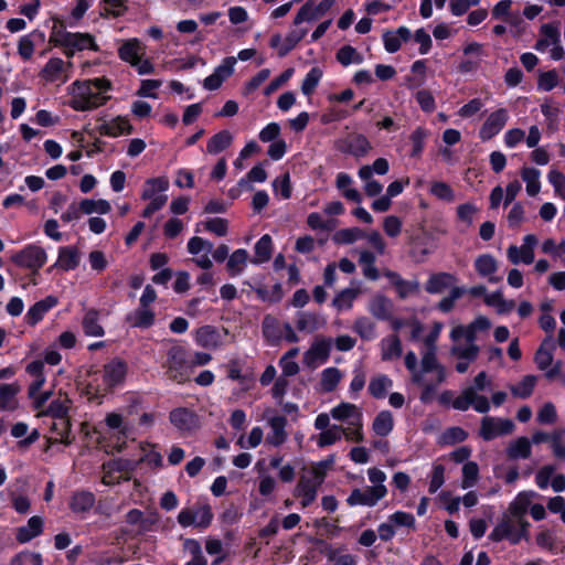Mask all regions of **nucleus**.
<instances>
[{
    "mask_svg": "<svg viewBox=\"0 0 565 565\" xmlns=\"http://www.w3.org/2000/svg\"><path fill=\"white\" fill-rule=\"evenodd\" d=\"M505 451L510 459H526L531 456V441L526 437H519L509 444Z\"/></svg>",
    "mask_w": 565,
    "mask_h": 565,
    "instance_id": "27",
    "label": "nucleus"
},
{
    "mask_svg": "<svg viewBox=\"0 0 565 565\" xmlns=\"http://www.w3.org/2000/svg\"><path fill=\"white\" fill-rule=\"evenodd\" d=\"M342 379L337 367H328L321 373L320 385L323 392H332Z\"/></svg>",
    "mask_w": 565,
    "mask_h": 565,
    "instance_id": "41",
    "label": "nucleus"
},
{
    "mask_svg": "<svg viewBox=\"0 0 565 565\" xmlns=\"http://www.w3.org/2000/svg\"><path fill=\"white\" fill-rule=\"evenodd\" d=\"M51 431L55 434L54 438H49L50 443L72 444L74 437H71V420L68 418H53Z\"/></svg>",
    "mask_w": 565,
    "mask_h": 565,
    "instance_id": "18",
    "label": "nucleus"
},
{
    "mask_svg": "<svg viewBox=\"0 0 565 565\" xmlns=\"http://www.w3.org/2000/svg\"><path fill=\"white\" fill-rule=\"evenodd\" d=\"M374 323L367 318H360L354 322L353 330L364 340H371L374 335Z\"/></svg>",
    "mask_w": 565,
    "mask_h": 565,
    "instance_id": "63",
    "label": "nucleus"
},
{
    "mask_svg": "<svg viewBox=\"0 0 565 565\" xmlns=\"http://www.w3.org/2000/svg\"><path fill=\"white\" fill-rule=\"evenodd\" d=\"M43 530V520L42 518L35 515L32 516L25 526H22L18 530L17 540L20 543L29 542L35 536L40 535Z\"/></svg>",
    "mask_w": 565,
    "mask_h": 565,
    "instance_id": "24",
    "label": "nucleus"
},
{
    "mask_svg": "<svg viewBox=\"0 0 565 565\" xmlns=\"http://www.w3.org/2000/svg\"><path fill=\"white\" fill-rule=\"evenodd\" d=\"M324 324V320L317 313L300 312L297 320V329L313 332Z\"/></svg>",
    "mask_w": 565,
    "mask_h": 565,
    "instance_id": "32",
    "label": "nucleus"
},
{
    "mask_svg": "<svg viewBox=\"0 0 565 565\" xmlns=\"http://www.w3.org/2000/svg\"><path fill=\"white\" fill-rule=\"evenodd\" d=\"M79 264V253L76 248L73 247H62L58 252V258L55 264L56 267H60L63 270H72L76 268Z\"/></svg>",
    "mask_w": 565,
    "mask_h": 565,
    "instance_id": "26",
    "label": "nucleus"
},
{
    "mask_svg": "<svg viewBox=\"0 0 565 565\" xmlns=\"http://www.w3.org/2000/svg\"><path fill=\"white\" fill-rule=\"evenodd\" d=\"M520 531H515L512 522L509 519H503L491 532L490 539L499 542L503 539H509L511 543L518 544L522 539L529 541V522L521 520Z\"/></svg>",
    "mask_w": 565,
    "mask_h": 565,
    "instance_id": "4",
    "label": "nucleus"
},
{
    "mask_svg": "<svg viewBox=\"0 0 565 565\" xmlns=\"http://www.w3.org/2000/svg\"><path fill=\"white\" fill-rule=\"evenodd\" d=\"M169 181L166 178L149 179L146 182V188L142 192L141 198L143 200L156 198L157 192H163L168 189Z\"/></svg>",
    "mask_w": 565,
    "mask_h": 565,
    "instance_id": "47",
    "label": "nucleus"
},
{
    "mask_svg": "<svg viewBox=\"0 0 565 565\" xmlns=\"http://www.w3.org/2000/svg\"><path fill=\"white\" fill-rule=\"evenodd\" d=\"M127 373V364L120 359H114L104 366V379L108 385L121 383Z\"/></svg>",
    "mask_w": 565,
    "mask_h": 565,
    "instance_id": "17",
    "label": "nucleus"
},
{
    "mask_svg": "<svg viewBox=\"0 0 565 565\" xmlns=\"http://www.w3.org/2000/svg\"><path fill=\"white\" fill-rule=\"evenodd\" d=\"M479 348L476 344H468L462 347L460 344H456L450 349V354L467 361H475L478 356Z\"/></svg>",
    "mask_w": 565,
    "mask_h": 565,
    "instance_id": "56",
    "label": "nucleus"
},
{
    "mask_svg": "<svg viewBox=\"0 0 565 565\" xmlns=\"http://www.w3.org/2000/svg\"><path fill=\"white\" fill-rule=\"evenodd\" d=\"M331 415L338 420L351 419L352 426L362 427V414L354 404L342 403L331 411Z\"/></svg>",
    "mask_w": 565,
    "mask_h": 565,
    "instance_id": "16",
    "label": "nucleus"
},
{
    "mask_svg": "<svg viewBox=\"0 0 565 565\" xmlns=\"http://www.w3.org/2000/svg\"><path fill=\"white\" fill-rule=\"evenodd\" d=\"M95 503V497L87 491H81L72 497L70 507L75 513H83L89 511Z\"/></svg>",
    "mask_w": 565,
    "mask_h": 565,
    "instance_id": "31",
    "label": "nucleus"
},
{
    "mask_svg": "<svg viewBox=\"0 0 565 565\" xmlns=\"http://www.w3.org/2000/svg\"><path fill=\"white\" fill-rule=\"evenodd\" d=\"M110 87L111 84L107 78L75 82L72 88L71 106L81 111L97 108L109 99V96H104L103 93Z\"/></svg>",
    "mask_w": 565,
    "mask_h": 565,
    "instance_id": "1",
    "label": "nucleus"
},
{
    "mask_svg": "<svg viewBox=\"0 0 565 565\" xmlns=\"http://www.w3.org/2000/svg\"><path fill=\"white\" fill-rule=\"evenodd\" d=\"M426 352H423L420 363H417V356L413 351H409L405 355V365L407 370L411 372V381L412 382H424L423 373L426 371H436L439 373V379L441 377V369L439 367V361H425Z\"/></svg>",
    "mask_w": 565,
    "mask_h": 565,
    "instance_id": "7",
    "label": "nucleus"
},
{
    "mask_svg": "<svg viewBox=\"0 0 565 565\" xmlns=\"http://www.w3.org/2000/svg\"><path fill=\"white\" fill-rule=\"evenodd\" d=\"M477 271L481 276H489L497 270V262L495 259L488 254L481 255L476 259L475 263Z\"/></svg>",
    "mask_w": 565,
    "mask_h": 565,
    "instance_id": "57",
    "label": "nucleus"
},
{
    "mask_svg": "<svg viewBox=\"0 0 565 565\" xmlns=\"http://www.w3.org/2000/svg\"><path fill=\"white\" fill-rule=\"evenodd\" d=\"M529 504L530 498L526 493L519 494L515 501L511 504L510 511L512 515L518 519L519 523H521V520H524L523 516L526 513Z\"/></svg>",
    "mask_w": 565,
    "mask_h": 565,
    "instance_id": "62",
    "label": "nucleus"
},
{
    "mask_svg": "<svg viewBox=\"0 0 565 565\" xmlns=\"http://www.w3.org/2000/svg\"><path fill=\"white\" fill-rule=\"evenodd\" d=\"M484 302L488 306L494 307L497 312L500 315L508 313L515 307V302L513 300L504 299L502 292L500 291L486 295Z\"/></svg>",
    "mask_w": 565,
    "mask_h": 565,
    "instance_id": "35",
    "label": "nucleus"
},
{
    "mask_svg": "<svg viewBox=\"0 0 565 565\" xmlns=\"http://www.w3.org/2000/svg\"><path fill=\"white\" fill-rule=\"evenodd\" d=\"M392 385V381L385 375L373 377L369 384V391L375 398L385 396L386 390Z\"/></svg>",
    "mask_w": 565,
    "mask_h": 565,
    "instance_id": "52",
    "label": "nucleus"
},
{
    "mask_svg": "<svg viewBox=\"0 0 565 565\" xmlns=\"http://www.w3.org/2000/svg\"><path fill=\"white\" fill-rule=\"evenodd\" d=\"M521 177L526 183V192L530 196H535L541 190L540 171L534 168L524 167L521 170Z\"/></svg>",
    "mask_w": 565,
    "mask_h": 565,
    "instance_id": "36",
    "label": "nucleus"
},
{
    "mask_svg": "<svg viewBox=\"0 0 565 565\" xmlns=\"http://www.w3.org/2000/svg\"><path fill=\"white\" fill-rule=\"evenodd\" d=\"M81 212L85 214L99 213L106 214L111 210L109 202L106 200L85 199L79 203Z\"/></svg>",
    "mask_w": 565,
    "mask_h": 565,
    "instance_id": "43",
    "label": "nucleus"
},
{
    "mask_svg": "<svg viewBox=\"0 0 565 565\" xmlns=\"http://www.w3.org/2000/svg\"><path fill=\"white\" fill-rule=\"evenodd\" d=\"M362 237H364V232L358 227L343 228L333 235V241L338 244H352Z\"/></svg>",
    "mask_w": 565,
    "mask_h": 565,
    "instance_id": "53",
    "label": "nucleus"
},
{
    "mask_svg": "<svg viewBox=\"0 0 565 565\" xmlns=\"http://www.w3.org/2000/svg\"><path fill=\"white\" fill-rule=\"evenodd\" d=\"M479 477V467L473 461H468L462 467V482L461 486L463 489L471 488L478 481Z\"/></svg>",
    "mask_w": 565,
    "mask_h": 565,
    "instance_id": "55",
    "label": "nucleus"
},
{
    "mask_svg": "<svg viewBox=\"0 0 565 565\" xmlns=\"http://www.w3.org/2000/svg\"><path fill=\"white\" fill-rule=\"evenodd\" d=\"M457 277L454 274L440 271L429 276L425 284V290L428 294H443L446 290L452 291V289L459 288L457 286Z\"/></svg>",
    "mask_w": 565,
    "mask_h": 565,
    "instance_id": "14",
    "label": "nucleus"
},
{
    "mask_svg": "<svg viewBox=\"0 0 565 565\" xmlns=\"http://www.w3.org/2000/svg\"><path fill=\"white\" fill-rule=\"evenodd\" d=\"M565 428H557L551 433V447L556 458L565 460Z\"/></svg>",
    "mask_w": 565,
    "mask_h": 565,
    "instance_id": "49",
    "label": "nucleus"
},
{
    "mask_svg": "<svg viewBox=\"0 0 565 565\" xmlns=\"http://www.w3.org/2000/svg\"><path fill=\"white\" fill-rule=\"evenodd\" d=\"M168 375L177 383H184L189 380L186 365V352L182 347H172L168 352Z\"/></svg>",
    "mask_w": 565,
    "mask_h": 565,
    "instance_id": "3",
    "label": "nucleus"
},
{
    "mask_svg": "<svg viewBox=\"0 0 565 565\" xmlns=\"http://www.w3.org/2000/svg\"><path fill=\"white\" fill-rule=\"evenodd\" d=\"M183 553L191 557L185 565H206V559L202 554L201 545L198 541L191 539L184 540Z\"/></svg>",
    "mask_w": 565,
    "mask_h": 565,
    "instance_id": "33",
    "label": "nucleus"
},
{
    "mask_svg": "<svg viewBox=\"0 0 565 565\" xmlns=\"http://www.w3.org/2000/svg\"><path fill=\"white\" fill-rule=\"evenodd\" d=\"M332 340L324 337H316L310 348L303 354V364L316 369L320 363L328 360L331 351Z\"/></svg>",
    "mask_w": 565,
    "mask_h": 565,
    "instance_id": "6",
    "label": "nucleus"
},
{
    "mask_svg": "<svg viewBox=\"0 0 565 565\" xmlns=\"http://www.w3.org/2000/svg\"><path fill=\"white\" fill-rule=\"evenodd\" d=\"M403 353L402 342L397 334L384 339L381 343V356L383 361H392L401 358Z\"/></svg>",
    "mask_w": 565,
    "mask_h": 565,
    "instance_id": "20",
    "label": "nucleus"
},
{
    "mask_svg": "<svg viewBox=\"0 0 565 565\" xmlns=\"http://www.w3.org/2000/svg\"><path fill=\"white\" fill-rule=\"evenodd\" d=\"M514 427V423L509 418L484 416L481 419L479 436L483 440L489 441L497 437L512 434Z\"/></svg>",
    "mask_w": 565,
    "mask_h": 565,
    "instance_id": "2",
    "label": "nucleus"
},
{
    "mask_svg": "<svg viewBox=\"0 0 565 565\" xmlns=\"http://www.w3.org/2000/svg\"><path fill=\"white\" fill-rule=\"evenodd\" d=\"M52 41H54L56 45L74 47L77 51L85 49H92L94 51L97 50L93 36L88 33L56 32L54 33Z\"/></svg>",
    "mask_w": 565,
    "mask_h": 565,
    "instance_id": "9",
    "label": "nucleus"
},
{
    "mask_svg": "<svg viewBox=\"0 0 565 565\" xmlns=\"http://www.w3.org/2000/svg\"><path fill=\"white\" fill-rule=\"evenodd\" d=\"M18 392L19 386L15 384H0V411L11 412L18 408Z\"/></svg>",
    "mask_w": 565,
    "mask_h": 565,
    "instance_id": "23",
    "label": "nucleus"
},
{
    "mask_svg": "<svg viewBox=\"0 0 565 565\" xmlns=\"http://www.w3.org/2000/svg\"><path fill=\"white\" fill-rule=\"evenodd\" d=\"M337 60L344 66L351 63H361L362 56L350 45L342 46L337 53Z\"/></svg>",
    "mask_w": 565,
    "mask_h": 565,
    "instance_id": "59",
    "label": "nucleus"
},
{
    "mask_svg": "<svg viewBox=\"0 0 565 565\" xmlns=\"http://www.w3.org/2000/svg\"><path fill=\"white\" fill-rule=\"evenodd\" d=\"M263 333L269 341L276 342L281 338L278 320L271 316H266L263 321Z\"/></svg>",
    "mask_w": 565,
    "mask_h": 565,
    "instance_id": "54",
    "label": "nucleus"
},
{
    "mask_svg": "<svg viewBox=\"0 0 565 565\" xmlns=\"http://www.w3.org/2000/svg\"><path fill=\"white\" fill-rule=\"evenodd\" d=\"M271 238L269 235H264L255 245V255L252 259L254 264H262L270 259L271 257Z\"/></svg>",
    "mask_w": 565,
    "mask_h": 565,
    "instance_id": "38",
    "label": "nucleus"
},
{
    "mask_svg": "<svg viewBox=\"0 0 565 565\" xmlns=\"http://www.w3.org/2000/svg\"><path fill=\"white\" fill-rule=\"evenodd\" d=\"M344 433V428L342 426L332 425L328 429L323 430L317 439V444L319 447H326L330 446L338 440L341 439L342 435Z\"/></svg>",
    "mask_w": 565,
    "mask_h": 565,
    "instance_id": "44",
    "label": "nucleus"
},
{
    "mask_svg": "<svg viewBox=\"0 0 565 565\" xmlns=\"http://www.w3.org/2000/svg\"><path fill=\"white\" fill-rule=\"evenodd\" d=\"M169 419L183 436L192 435L201 427L199 416L184 407H179L170 412Z\"/></svg>",
    "mask_w": 565,
    "mask_h": 565,
    "instance_id": "5",
    "label": "nucleus"
},
{
    "mask_svg": "<svg viewBox=\"0 0 565 565\" xmlns=\"http://www.w3.org/2000/svg\"><path fill=\"white\" fill-rule=\"evenodd\" d=\"M196 340L200 345L207 349H215L221 344V337L215 328L205 326L198 330Z\"/></svg>",
    "mask_w": 565,
    "mask_h": 565,
    "instance_id": "29",
    "label": "nucleus"
},
{
    "mask_svg": "<svg viewBox=\"0 0 565 565\" xmlns=\"http://www.w3.org/2000/svg\"><path fill=\"white\" fill-rule=\"evenodd\" d=\"M508 257L511 263L515 265L521 262L524 264H531L534 260V250H531L530 247L523 245L520 247L511 245L508 248Z\"/></svg>",
    "mask_w": 565,
    "mask_h": 565,
    "instance_id": "40",
    "label": "nucleus"
},
{
    "mask_svg": "<svg viewBox=\"0 0 565 565\" xmlns=\"http://www.w3.org/2000/svg\"><path fill=\"white\" fill-rule=\"evenodd\" d=\"M548 180L553 184L555 192L565 200V175L558 170H551Z\"/></svg>",
    "mask_w": 565,
    "mask_h": 565,
    "instance_id": "64",
    "label": "nucleus"
},
{
    "mask_svg": "<svg viewBox=\"0 0 565 565\" xmlns=\"http://www.w3.org/2000/svg\"><path fill=\"white\" fill-rule=\"evenodd\" d=\"M386 494L385 486H373L364 490L354 489L348 498L350 505H369L373 507L379 500Z\"/></svg>",
    "mask_w": 565,
    "mask_h": 565,
    "instance_id": "11",
    "label": "nucleus"
},
{
    "mask_svg": "<svg viewBox=\"0 0 565 565\" xmlns=\"http://www.w3.org/2000/svg\"><path fill=\"white\" fill-rule=\"evenodd\" d=\"M345 142L347 148L342 150L355 157L364 156L371 150V145L363 135H353Z\"/></svg>",
    "mask_w": 565,
    "mask_h": 565,
    "instance_id": "34",
    "label": "nucleus"
},
{
    "mask_svg": "<svg viewBox=\"0 0 565 565\" xmlns=\"http://www.w3.org/2000/svg\"><path fill=\"white\" fill-rule=\"evenodd\" d=\"M393 416L388 411L381 412L373 422V430L379 436H386L393 429Z\"/></svg>",
    "mask_w": 565,
    "mask_h": 565,
    "instance_id": "42",
    "label": "nucleus"
},
{
    "mask_svg": "<svg viewBox=\"0 0 565 565\" xmlns=\"http://www.w3.org/2000/svg\"><path fill=\"white\" fill-rule=\"evenodd\" d=\"M371 312L377 319H388L392 311V302L386 297L379 295L371 302Z\"/></svg>",
    "mask_w": 565,
    "mask_h": 565,
    "instance_id": "39",
    "label": "nucleus"
},
{
    "mask_svg": "<svg viewBox=\"0 0 565 565\" xmlns=\"http://www.w3.org/2000/svg\"><path fill=\"white\" fill-rule=\"evenodd\" d=\"M441 369V377L436 371H426L423 373L424 382H413L420 387V401L423 403H430L434 401L437 394L438 386L446 381L447 372L443 364L439 363Z\"/></svg>",
    "mask_w": 565,
    "mask_h": 565,
    "instance_id": "8",
    "label": "nucleus"
},
{
    "mask_svg": "<svg viewBox=\"0 0 565 565\" xmlns=\"http://www.w3.org/2000/svg\"><path fill=\"white\" fill-rule=\"evenodd\" d=\"M12 260L25 268L38 270L46 260V253L42 247L29 246L15 254Z\"/></svg>",
    "mask_w": 565,
    "mask_h": 565,
    "instance_id": "12",
    "label": "nucleus"
},
{
    "mask_svg": "<svg viewBox=\"0 0 565 565\" xmlns=\"http://www.w3.org/2000/svg\"><path fill=\"white\" fill-rule=\"evenodd\" d=\"M141 49L137 41H128L119 49V56L132 64H138V58L141 57Z\"/></svg>",
    "mask_w": 565,
    "mask_h": 565,
    "instance_id": "48",
    "label": "nucleus"
},
{
    "mask_svg": "<svg viewBox=\"0 0 565 565\" xmlns=\"http://www.w3.org/2000/svg\"><path fill=\"white\" fill-rule=\"evenodd\" d=\"M317 481V479L306 471L300 476L295 488V495L301 498V505L303 508L308 507L316 500L317 491L321 486V483H318Z\"/></svg>",
    "mask_w": 565,
    "mask_h": 565,
    "instance_id": "13",
    "label": "nucleus"
},
{
    "mask_svg": "<svg viewBox=\"0 0 565 565\" xmlns=\"http://www.w3.org/2000/svg\"><path fill=\"white\" fill-rule=\"evenodd\" d=\"M84 332L88 337H103L104 335V329L99 323V313L95 309L88 310L82 322Z\"/></svg>",
    "mask_w": 565,
    "mask_h": 565,
    "instance_id": "28",
    "label": "nucleus"
},
{
    "mask_svg": "<svg viewBox=\"0 0 565 565\" xmlns=\"http://www.w3.org/2000/svg\"><path fill=\"white\" fill-rule=\"evenodd\" d=\"M322 77V71L318 67H313L307 74L306 78L302 82L301 90L305 95H310L313 93L315 88L319 84Z\"/></svg>",
    "mask_w": 565,
    "mask_h": 565,
    "instance_id": "60",
    "label": "nucleus"
},
{
    "mask_svg": "<svg viewBox=\"0 0 565 565\" xmlns=\"http://www.w3.org/2000/svg\"><path fill=\"white\" fill-rule=\"evenodd\" d=\"M334 2L335 0H322L316 4L312 0L307 1L295 17L294 24L298 25L305 21L310 22L320 19L331 9Z\"/></svg>",
    "mask_w": 565,
    "mask_h": 565,
    "instance_id": "10",
    "label": "nucleus"
},
{
    "mask_svg": "<svg viewBox=\"0 0 565 565\" xmlns=\"http://www.w3.org/2000/svg\"><path fill=\"white\" fill-rule=\"evenodd\" d=\"M248 259V253L246 249L235 250L228 258L226 267L231 274H239Z\"/></svg>",
    "mask_w": 565,
    "mask_h": 565,
    "instance_id": "50",
    "label": "nucleus"
},
{
    "mask_svg": "<svg viewBox=\"0 0 565 565\" xmlns=\"http://www.w3.org/2000/svg\"><path fill=\"white\" fill-rule=\"evenodd\" d=\"M307 30H295L291 31L286 39H284V43L279 47V55L285 56L289 51H291L306 35Z\"/></svg>",
    "mask_w": 565,
    "mask_h": 565,
    "instance_id": "58",
    "label": "nucleus"
},
{
    "mask_svg": "<svg viewBox=\"0 0 565 565\" xmlns=\"http://www.w3.org/2000/svg\"><path fill=\"white\" fill-rule=\"evenodd\" d=\"M358 291L355 289L347 288L338 294L332 303L338 310L348 309L352 306Z\"/></svg>",
    "mask_w": 565,
    "mask_h": 565,
    "instance_id": "61",
    "label": "nucleus"
},
{
    "mask_svg": "<svg viewBox=\"0 0 565 565\" xmlns=\"http://www.w3.org/2000/svg\"><path fill=\"white\" fill-rule=\"evenodd\" d=\"M287 424V419L284 416H275L270 418L269 425L271 428V434L268 435L267 441L271 444L273 446H279L281 445L287 437V434L285 431V427Z\"/></svg>",
    "mask_w": 565,
    "mask_h": 565,
    "instance_id": "25",
    "label": "nucleus"
},
{
    "mask_svg": "<svg viewBox=\"0 0 565 565\" xmlns=\"http://www.w3.org/2000/svg\"><path fill=\"white\" fill-rule=\"evenodd\" d=\"M131 320L132 327L138 328H148L152 326L154 321L153 312L147 307H140L135 313L129 318Z\"/></svg>",
    "mask_w": 565,
    "mask_h": 565,
    "instance_id": "46",
    "label": "nucleus"
},
{
    "mask_svg": "<svg viewBox=\"0 0 565 565\" xmlns=\"http://www.w3.org/2000/svg\"><path fill=\"white\" fill-rule=\"evenodd\" d=\"M541 33L543 38L540 39L535 45L537 51H544L552 44H557L559 42L558 29L552 24L542 25Z\"/></svg>",
    "mask_w": 565,
    "mask_h": 565,
    "instance_id": "37",
    "label": "nucleus"
},
{
    "mask_svg": "<svg viewBox=\"0 0 565 565\" xmlns=\"http://www.w3.org/2000/svg\"><path fill=\"white\" fill-rule=\"evenodd\" d=\"M102 135L116 137L122 134H130L132 130V126L129 124L127 118L117 117L113 119L110 122H104L98 128Z\"/></svg>",
    "mask_w": 565,
    "mask_h": 565,
    "instance_id": "22",
    "label": "nucleus"
},
{
    "mask_svg": "<svg viewBox=\"0 0 565 565\" xmlns=\"http://www.w3.org/2000/svg\"><path fill=\"white\" fill-rule=\"evenodd\" d=\"M71 399L64 395L54 399L47 408H44L38 412L36 416H52L53 418H68V409H70Z\"/></svg>",
    "mask_w": 565,
    "mask_h": 565,
    "instance_id": "21",
    "label": "nucleus"
},
{
    "mask_svg": "<svg viewBox=\"0 0 565 565\" xmlns=\"http://www.w3.org/2000/svg\"><path fill=\"white\" fill-rule=\"evenodd\" d=\"M535 384L536 377L534 375H526L519 384L512 385L510 390L515 397L526 398L532 394Z\"/></svg>",
    "mask_w": 565,
    "mask_h": 565,
    "instance_id": "45",
    "label": "nucleus"
},
{
    "mask_svg": "<svg viewBox=\"0 0 565 565\" xmlns=\"http://www.w3.org/2000/svg\"><path fill=\"white\" fill-rule=\"evenodd\" d=\"M508 115L504 109H498L489 115L480 129V138L489 140L495 136L505 125Z\"/></svg>",
    "mask_w": 565,
    "mask_h": 565,
    "instance_id": "15",
    "label": "nucleus"
},
{
    "mask_svg": "<svg viewBox=\"0 0 565 565\" xmlns=\"http://www.w3.org/2000/svg\"><path fill=\"white\" fill-rule=\"evenodd\" d=\"M57 299L53 296H49L43 300H40L35 302L28 311L25 319L26 322L31 326H34L38 323L44 315L52 309L54 306H56Z\"/></svg>",
    "mask_w": 565,
    "mask_h": 565,
    "instance_id": "19",
    "label": "nucleus"
},
{
    "mask_svg": "<svg viewBox=\"0 0 565 565\" xmlns=\"http://www.w3.org/2000/svg\"><path fill=\"white\" fill-rule=\"evenodd\" d=\"M440 329H441V324L436 323L434 327V330L424 340V343L426 347V350L424 351V352H426V358H427V359H425L426 362H428L429 360L430 361L438 360L437 359L436 341L439 335Z\"/></svg>",
    "mask_w": 565,
    "mask_h": 565,
    "instance_id": "51",
    "label": "nucleus"
},
{
    "mask_svg": "<svg viewBox=\"0 0 565 565\" xmlns=\"http://www.w3.org/2000/svg\"><path fill=\"white\" fill-rule=\"evenodd\" d=\"M233 136L228 130H222L215 134L206 145V151L215 154L231 146Z\"/></svg>",
    "mask_w": 565,
    "mask_h": 565,
    "instance_id": "30",
    "label": "nucleus"
}]
</instances>
